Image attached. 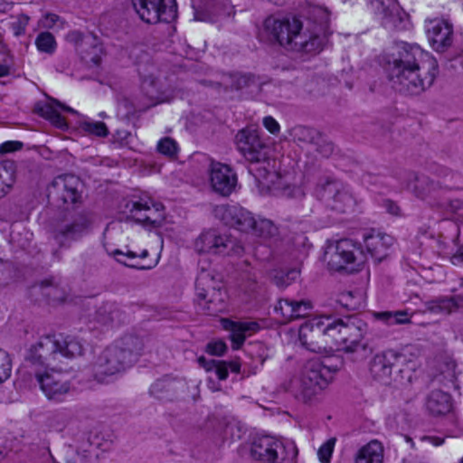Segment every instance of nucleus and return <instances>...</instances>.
Wrapping results in <instances>:
<instances>
[{"instance_id": "nucleus-1", "label": "nucleus", "mask_w": 463, "mask_h": 463, "mask_svg": "<svg viewBox=\"0 0 463 463\" xmlns=\"http://www.w3.org/2000/svg\"><path fill=\"white\" fill-rule=\"evenodd\" d=\"M386 70L394 89L404 94L419 95L433 84L438 64L419 45L401 42L388 54Z\"/></svg>"}, {"instance_id": "nucleus-2", "label": "nucleus", "mask_w": 463, "mask_h": 463, "mask_svg": "<svg viewBox=\"0 0 463 463\" xmlns=\"http://www.w3.org/2000/svg\"><path fill=\"white\" fill-rule=\"evenodd\" d=\"M235 139L239 152L250 163L249 173L261 191L275 192L286 188V182L276 171L275 160L269 156V146L255 128H246L240 130Z\"/></svg>"}, {"instance_id": "nucleus-3", "label": "nucleus", "mask_w": 463, "mask_h": 463, "mask_svg": "<svg viewBox=\"0 0 463 463\" xmlns=\"http://www.w3.org/2000/svg\"><path fill=\"white\" fill-rule=\"evenodd\" d=\"M144 339L136 335H125L104 348L91 364L93 377L99 383L130 368L143 354Z\"/></svg>"}, {"instance_id": "nucleus-4", "label": "nucleus", "mask_w": 463, "mask_h": 463, "mask_svg": "<svg viewBox=\"0 0 463 463\" xmlns=\"http://www.w3.org/2000/svg\"><path fill=\"white\" fill-rule=\"evenodd\" d=\"M144 339L136 335H125L104 348L91 364L93 377L99 383L130 368L143 354Z\"/></svg>"}, {"instance_id": "nucleus-5", "label": "nucleus", "mask_w": 463, "mask_h": 463, "mask_svg": "<svg viewBox=\"0 0 463 463\" xmlns=\"http://www.w3.org/2000/svg\"><path fill=\"white\" fill-rule=\"evenodd\" d=\"M264 30L271 41L288 51L317 53L321 51L319 36L308 35L302 22L296 16L282 19L269 16L264 22Z\"/></svg>"}, {"instance_id": "nucleus-6", "label": "nucleus", "mask_w": 463, "mask_h": 463, "mask_svg": "<svg viewBox=\"0 0 463 463\" xmlns=\"http://www.w3.org/2000/svg\"><path fill=\"white\" fill-rule=\"evenodd\" d=\"M326 318L329 349L352 353L364 348L362 343L367 325L355 316L345 317L333 322Z\"/></svg>"}, {"instance_id": "nucleus-7", "label": "nucleus", "mask_w": 463, "mask_h": 463, "mask_svg": "<svg viewBox=\"0 0 463 463\" xmlns=\"http://www.w3.org/2000/svg\"><path fill=\"white\" fill-rule=\"evenodd\" d=\"M372 376L384 384L402 383L411 378L407 357L397 351L387 350L373 356L370 364Z\"/></svg>"}, {"instance_id": "nucleus-8", "label": "nucleus", "mask_w": 463, "mask_h": 463, "mask_svg": "<svg viewBox=\"0 0 463 463\" xmlns=\"http://www.w3.org/2000/svg\"><path fill=\"white\" fill-rule=\"evenodd\" d=\"M325 260L330 269L354 272L359 270L365 261L359 244L349 239H343L327 245L325 251Z\"/></svg>"}, {"instance_id": "nucleus-9", "label": "nucleus", "mask_w": 463, "mask_h": 463, "mask_svg": "<svg viewBox=\"0 0 463 463\" xmlns=\"http://www.w3.org/2000/svg\"><path fill=\"white\" fill-rule=\"evenodd\" d=\"M337 365H329L319 360L305 364L298 379V391L305 401L311 400L333 381Z\"/></svg>"}, {"instance_id": "nucleus-10", "label": "nucleus", "mask_w": 463, "mask_h": 463, "mask_svg": "<svg viewBox=\"0 0 463 463\" xmlns=\"http://www.w3.org/2000/svg\"><path fill=\"white\" fill-rule=\"evenodd\" d=\"M314 194L326 207L339 213L346 212L354 204V196L347 186L333 177L321 178Z\"/></svg>"}, {"instance_id": "nucleus-11", "label": "nucleus", "mask_w": 463, "mask_h": 463, "mask_svg": "<svg viewBox=\"0 0 463 463\" xmlns=\"http://www.w3.org/2000/svg\"><path fill=\"white\" fill-rule=\"evenodd\" d=\"M93 216L90 213H79L61 221L56 227L53 238L60 247L70 248L74 241L91 231Z\"/></svg>"}, {"instance_id": "nucleus-12", "label": "nucleus", "mask_w": 463, "mask_h": 463, "mask_svg": "<svg viewBox=\"0 0 463 463\" xmlns=\"http://www.w3.org/2000/svg\"><path fill=\"white\" fill-rule=\"evenodd\" d=\"M194 248L199 253L215 255L241 254L243 250L235 239L214 229L203 232L195 240Z\"/></svg>"}, {"instance_id": "nucleus-13", "label": "nucleus", "mask_w": 463, "mask_h": 463, "mask_svg": "<svg viewBox=\"0 0 463 463\" xmlns=\"http://www.w3.org/2000/svg\"><path fill=\"white\" fill-rule=\"evenodd\" d=\"M140 19L146 24L171 23L177 17L175 0H132Z\"/></svg>"}, {"instance_id": "nucleus-14", "label": "nucleus", "mask_w": 463, "mask_h": 463, "mask_svg": "<svg viewBox=\"0 0 463 463\" xmlns=\"http://www.w3.org/2000/svg\"><path fill=\"white\" fill-rule=\"evenodd\" d=\"M373 6L386 30L395 32L411 28L410 16L397 0H373Z\"/></svg>"}, {"instance_id": "nucleus-15", "label": "nucleus", "mask_w": 463, "mask_h": 463, "mask_svg": "<svg viewBox=\"0 0 463 463\" xmlns=\"http://www.w3.org/2000/svg\"><path fill=\"white\" fill-rule=\"evenodd\" d=\"M25 360L33 366L54 368L60 362L59 342L55 335L42 336L27 351Z\"/></svg>"}, {"instance_id": "nucleus-16", "label": "nucleus", "mask_w": 463, "mask_h": 463, "mask_svg": "<svg viewBox=\"0 0 463 463\" xmlns=\"http://www.w3.org/2000/svg\"><path fill=\"white\" fill-rule=\"evenodd\" d=\"M326 320L315 318L302 325L299 328V341L307 350L322 353L329 349Z\"/></svg>"}, {"instance_id": "nucleus-17", "label": "nucleus", "mask_w": 463, "mask_h": 463, "mask_svg": "<svg viewBox=\"0 0 463 463\" xmlns=\"http://www.w3.org/2000/svg\"><path fill=\"white\" fill-rule=\"evenodd\" d=\"M214 213L226 225L247 233L253 229L256 221L250 212L238 204L219 205L215 208Z\"/></svg>"}, {"instance_id": "nucleus-18", "label": "nucleus", "mask_w": 463, "mask_h": 463, "mask_svg": "<svg viewBox=\"0 0 463 463\" xmlns=\"http://www.w3.org/2000/svg\"><path fill=\"white\" fill-rule=\"evenodd\" d=\"M302 14L307 20L306 30L308 35L322 38V50L329 34V11L324 6L308 3L303 7Z\"/></svg>"}, {"instance_id": "nucleus-19", "label": "nucleus", "mask_w": 463, "mask_h": 463, "mask_svg": "<svg viewBox=\"0 0 463 463\" xmlns=\"http://www.w3.org/2000/svg\"><path fill=\"white\" fill-rule=\"evenodd\" d=\"M50 370L43 373L36 372L37 382L49 400L61 402L70 392L71 383L61 373L56 371L55 367Z\"/></svg>"}, {"instance_id": "nucleus-20", "label": "nucleus", "mask_w": 463, "mask_h": 463, "mask_svg": "<svg viewBox=\"0 0 463 463\" xmlns=\"http://www.w3.org/2000/svg\"><path fill=\"white\" fill-rule=\"evenodd\" d=\"M81 185L79 177L73 175H64L54 178L48 188L49 197L63 203H75L80 197L79 191Z\"/></svg>"}, {"instance_id": "nucleus-21", "label": "nucleus", "mask_w": 463, "mask_h": 463, "mask_svg": "<svg viewBox=\"0 0 463 463\" xmlns=\"http://www.w3.org/2000/svg\"><path fill=\"white\" fill-rule=\"evenodd\" d=\"M210 184L215 193L229 196L236 188L237 175L227 165L213 162L210 167Z\"/></svg>"}, {"instance_id": "nucleus-22", "label": "nucleus", "mask_w": 463, "mask_h": 463, "mask_svg": "<svg viewBox=\"0 0 463 463\" xmlns=\"http://www.w3.org/2000/svg\"><path fill=\"white\" fill-rule=\"evenodd\" d=\"M66 40L73 43L82 59L98 65L100 61L101 46L98 43L97 38L90 33L84 34L74 30L68 33Z\"/></svg>"}, {"instance_id": "nucleus-23", "label": "nucleus", "mask_w": 463, "mask_h": 463, "mask_svg": "<svg viewBox=\"0 0 463 463\" xmlns=\"http://www.w3.org/2000/svg\"><path fill=\"white\" fill-rule=\"evenodd\" d=\"M453 187L450 183L433 180L424 175H415L413 180L410 183L409 188L418 198L431 203V199H436L441 191H447Z\"/></svg>"}, {"instance_id": "nucleus-24", "label": "nucleus", "mask_w": 463, "mask_h": 463, "mask_svg": "<svg viewBox=\"0 0 463 463\" xmlns=\"http://www.w3.org/2000/svg\"><path fill=\"white\" fill-rule=\"evenodd\" d=\"M429 41L437 52H444L452 43V26L442 20L430 21L427 25Z\"/></svg>"}, {"instance_id": "nucleus-25", "label": "nucleus", "mask_w": 463, "mask_h": 463, "mask_svg": "<svg viewBox=\"0 0 463 463\" xmlns=\"http://www.w3.org/2000/svg\"><path fill=\"white\" fill-rule=\"evenodd\" d=\"M217 289V283L214 276L210 270L202 268L195 280V292L199 300L205 301V309L208 313L217 312V308H213V298Z\"/></svg>"}, {"instance_id": "nucleus-26", "label": "nucleus", "mask_w": 463, "mask_h": 463, "mask_svg": "<svg viewBox=\"0 0 463 463\" xmlns=\"http://www.w3.org/2000/svg\"><path fill=\"white\" fill-rule=\"evenodd\" d=\"M364 241L367 251L379 261L388 255L389 249L394 244L392 236L375 231L365 233Z\"/></svg>"}, {"instance_id": "nucleus-27", "label": "nucleus", "mask_w": 463, "mask_h": 463, "mask_svg": "<svg viewBox=\"0 0 463 463\" xmlns=\"http://www.w3.org/2000/svg\"><path fill=\"white\" fill-rule=\"evenodd\" d=\"M313 309V304L308 299L283 298L275 307L277 313H280L285 320L290 321L309 316Z\"/></svg>"}, {"instance_id": "nucleus-28", "label": "nucleus", "mask_w": 463, "mask_h": 463, "mask_svg": "<svg viewBox=\"0 0 463 463\" xmlns=\"http://www.w3.org/2000/svg\"><path fill=\"white\" fill-rule=\"evenodd\" d=\"M281 447L279 440L270 436L256 438L250 447L252 458L265 463L276 462V449Z\"/></svg>"}, {"instance_id": "nucleus-29", "label": "nucleus", "mask_w": 463, "mask_h": 463, "mask_svg": "<svg viewBox=\"0 0 463 463\" xmlns=\"http://www.w3.org/2000/svg\"><path fill=\"white\" fill-rule=\"evenodd\" d=\"M222 325L225 329L231 331V340L232 342V348L239 349L245 341L246 335H250L259 329V325L256 322H233L228 319L222 320Z\"/></svg>"}, {"instance_id": "nucleus-30", "label": "nucleus", "mask_w": 463, "mask_h": 463, "mask_svg": "<svg viewBox=\"0 0 463 463\" xmlns=\"http://www.w3.org/2000/svg\"><path fill=\"white\" fill-rule=\"evenodd\" d=\"M256 83L255 77L250 73H223L221 79L215 82L217 87L225 90H240Z\"/></svg>"}, {"instance_id": "nucleus-31", "label": "nucleus", "mask_w": 463, "mask_h": 463, "mask_svg": "<svg viewBox=\"0 0 463 463\" xmlns=\"http://www.w3.org/2000/svg\"><path fill=\"white\" fill-rule=\"evenodd\" d=\"M16 165L14 161H0V199L9 194L16 183Z\"/></svg>"}, {"instance_id": "nucleus-32", "label": "nucleus", "mask_w": 463, "mask_h": 463, "mask_svg": "<svg viewBox=\"0 0 463 463\" xmlns=\"http://www.w3.org/2000/svg\"><path fill=\"white\" fill-rule=\"evenodd\" d=\"M451 406L450 396L443 391L434 390L427 396L426 408L433 415L446 414Z\"/></svg>"}, {"instance_id": "nucleus-33", "label": "nucleus", "mask_w": 463, "mask_h": 463, "mask_svg": "<svg viewBox=\"0 0 463 463\" xmlns=\"http://www.w3.org/2000/svg\"><path fill=\"white\" fill-rule=\"evenodd\" d=\"M96 319L104 326H119L125 322L126 315L115 303H106L99 308Z\"/></svg>"}, {"instance_id": "nucleus-34", "label": "nucleus", "mask_w": 463, "mask_h": 463, "mask_svg": "<svg viewBox=\"0 0 463 463\" xmlns=\"http://www.w3.org/2000/svg\"><path fill=\"white\" fill-rule=\"evenodd\" d=\"M383 447L376 439L363 446L356 453L354 463H383Z\"/></svg>"}, {"instance_id": "nucleus-35", "label": "nucleus", "mask_w": 463, "mask_h": 463, "mask_svg": "<svg viewBox=\"0 0 463 463\" xmlns=\"http://www.w3.org/2000/svg\"><path fill=\"white\" fill-rule=\"evenodd\" d=\"M131 217L137 222L146 225L156 226L159 221L155 218L158 208L152 209L147 202H133L129 210Z\"/></svg>"}, {"instance_id": "nucleus-36", "label": "nucleus", "mask_w": 463, "mask_h": 463, "mask_svg": "<svg viewBox=\"0 0 463 463\" xmlns=\"http://www.w3.org/2000/svg\"><path fill=\"white\" fill-rule=\"evenodd\" d=\"M59 342V352L60 359L65 358H76L82 355L84 352V346L82 342L75 336L67 335L57 337Z\"/></svg>"}, {"instance_id": "nucleus-37", "label": "nucleus", "mask_w": 463, "mask_h": 463, "mask_svg": "<svg viewBox=\"0 0 463 463\" xmlns=\"http://www.w3.org/2000/svg\"><path fill=\"white\" fill-rule=\"evenodd\" d=\"M437 372L434 377L443 384L454 383L457 380V364L450 357H443L437 362Z\"/></svg>"}, {"instance_id": "nucleus-38", "label": "nucleus", "mask_w": 463, "mask_h": 463, "mask_svg": "<svg viewBox=\"0 0 463 463\" xmlns=\"http://www.w3.org/2000/svg\"><path fill=\"white\" fill-rule=\"evenodd\" d=\"M373 317L387 326L406 325L411 322V316L406 310L375 312Z\"/></svg>"}, {"instance_id": "nucleus-39", "label": "nucleus", "mask_w": 463, "mask_h": 463, "mask_svg": "<svg viewBox=\"0 0 463 463\" xmlns=\"http://www.w3.org/2000/svg\"><path fill=\"white\" fill-rule=\"evenodd\" d=\"M458 306L456 297L439 298L426 302V310L431 313L449 314Z\"/></svg>"}, {"instance_id": "nucleus-40", "label": "nucleus", "mask_w": 463, "mask_h": 463, "mask_svg": "<svg viewBox=\"0 0 463 463\" xmlns=\"http://www.w3.org/2000/svg\"><path fill=\"white\" fill-rule=\"evenodd\" d=\"M320 134V131L304 126H297L291 130V136L296 142L310 147L319 138Z\"/></svg>"}, {"instance_id": "nucleus-41", "label": "nucleus", "mask_w": 463, "mask_h": 463, "mask_svg": "<svg viewBox=\"0 0 463 463\" xmlns=\"http://www.w3.org/2000/svg\"><path fill=\"white\" fill-rule=\"evenodd\" d=\"M250 233L263 240H269L276 237L279 231L270 220L259 219L255 221L254 227Z\"/></svg>"}, {"instance_id": "nucleus-42", "label": "nucleus", "mask_w": 463, "mask_h": 463, "mask_svg": "<svg viewBox=\"0 0 463 463\" xmlns=\"http://www.w3.org/2000/svg\"><path fill=\"white\" fill-rule=\"evenodd\" d=\"M79 130L85 135L98 137H106L109 131L104 122L84 119L79 123Z\"/></svg>"}, {"instance_id": "nucleus-43", "label": "nucleus", "mask_w": 463, "mask_h": 463, "mask_svg": "<svg viewBox=\"0 0 463 463\" xmlns=\"http://www.w3.org/2000/svg\"><path fill=\"white\" fill-rule=\"evenodd\" d=\"M71 420V412L67 409L52 411L48 419V426L54 430H62Z\"/></svg>"}, {"instance_id": "nucleus-44", "label": "nucleus", "mask_w": 463, "mask_h": 463, "mask_svg": "<svg viewBox=\"0 0 463 463\" xmlns=\"http://www.w3.org/2000/svg\"><path fill=\"white\" fill-rule=\"evenodd\" d=\"M311 149L316 151L321 157L328 158L335 152L336 147L327 137L321 133Z\"/></svg>"}, {"instance_id": "nucleus-45", "label": "nucleus", "mask_w": 463, "mask_h": 463, "mask_svg": "<svg viewBox=\"0 0 463 463\" xmlns=\"http://www.w3.org/2000/svg\"><path fill=\"white\" fill-rule=\"evenodd\" d=\"M35 45L40 52L48 54H52L57 48L55 38L49 32L40 33L35 39Z\"/></svg>"}, {"instance_id": "nucleus-46", "label": "nucleus", "mask_w": 463, "mask_h": 463, "mask_svg": "<svg viewBox=\"0 0 463 463\" xmlns=\"http://www.w3.org/2000/svg\"><path fill=\"white\" fill-rule=\"evenodd\" d=\"M281 447L276 449V461L277 460H294L298 456V449L296 444L291 440H279Z\"/></svg>"}, {"instance_id": "nucleus-47", "label": "nucleus", "mask_w": 463, "mask_h": 463, "mask_svg": "<svg viewBox=\"0 0 463 463\" xmlns=\"http://www.w3.org/2000/svg\"><path fill=\"white\" fill-rule=\"evenodd\" d=\"M12 372V360L9 354L0 348V383L5 382Z\"/></svg>"}, {"instance_id": "nucleus-48", "label": "nucleus", "mask_w": 463, "mask_h": 463, "mask_svg": "<svg viewBox=\"0 0 463 463\" xmlns=\"http://www.w3.org/2000/svg\"><path fill=\"white\" fill-rule=\"evenodd\" d=\"M42 115L49 119L54 126L62 128L66 126L65 119L60 115L52 105H47L42 109Z\"/></svg>"}, {"instance_id": "nucleus-49", "label": "nucleus", "mask_w": 463, "mask_h": 463, "mask_svg": "<svg viewBox=\"0 0 463 463\" xmlns=\"http://www.w3.org/2000/svg\"><path fill=\"white\" fill-rule=\"evenodd\" d=\"M298 275L299 272L295 269H290L287 272L279 271L274 276L273 281L278 287L286 288L292 281L296 280Z\"/></svg>"}, {"instance_id": "nucleus-50", "label": "nucleus", "mask_w": 463, "mask_h": 463, "mask_svg": "<svg viewBox=\"0 0 463 463\" xmlns=\"http://www.w3.org/2000/svg\"><path fill=\"white\" fill-rule=\"evenodd\" d=\"M335 441V438H331L318 449L317 456L321 463L330 462Z\"/></svg>"}, {"instance_id": "nucleus-51", "label": "nucleus", "mask_w": 463, "mask_h": 463, "mask_svg": "<svg viewBox=\"0 0 463 463\" xmlns=\"http://www.w3.org/2000/svg\"><path fill=\"white\" fill-rule=\"evenodd\" d=\"M177 148V143L171 137L162 138L157 144L158 152L168 156H175Z\"/></svg>"}, {"instance_id": "nucleus-52", "label": "nucleus", "mask_w": 463, "mask_h": 463, "mask_svg": "<svg viewBox=\"0 0 463 463\" xmlns=\"http://www.w3.org/2000/svg\"><path fill=\"white\" fill-rule=\"evenodd\" d=\"M173 383L167 380H158L150 388V393L157 399H165V392L172 390Z\"/></svg>"}, {"instance_id": "nucleus-53", "label": "nucleus", "mask_w": 463, "mask_h": 463, "mask_svg": "<svg viewBox=\"0 0 463 463\" xmlns=\"http://www.w3.org/2000/svg\"><path fill=\"white\" fill-rule=\"evenodd\" d=\"M337 302L343 307L349 310H355L359 307V303L351 291L343 292L339 295Z\"/></svg>"}, {"instance_id": "nucleus-54", "label": "nucleus", "mask_w": 463, "mask_h": 463, "mask_svg": "<svg viewBox=\"0 0 463 463\" xmlns=\"http://www.w3.org/2000/svg\"><path fill=\"white\" fill-rule=\"evenodd\" d=\"M229 6L223 5L222 6H210L207 9V12L211 15L209 17L210 22H217L219 19L229 14Z\"/></svg>"}, {"instance_id": "nucleus-55", "label": "nucleus", "mask_w": 463, "mask_h": 463, "mask_svg": "<svg viewBox=\"0 0 463 463\" xmlns=\"http://www.w3.org/2000/svg\"><path fill=\"white\" fill-rule=\"evenodd\" d=\"M226 345L222 341H214L207 345L206 351L213 355H222L226 351Z\"/></svg>"}, {"instance_id": "nucleus-56", "label": "nucleus", "mask_w": 463, "mask_h": 463, "mask_svg": "<svg viewBox=\"0 0 463 463\" xmlns=\"http://www.w3.org/2000/svg\"><path fill=\"white\" fill-rule=\"evenodd\" d=\"M449 208L455 219L458 222H463V202L460 200H453L450 202Z\"/></svg>"}, {"instance_id": "nucleus-57", "label": "nucleus", "mask_w": 463, "mask_h": 463, "mask_svg": "<svg viewBox=\"0 0 463 463\" xmlns=\"http://www.w3.org/2000/svg\"><path fill=\"white\" fill-rule=\"evenodd\" d=\"M23 143L20 141H6L0 145V153H11L23 148Z\"/></svg>"}, {"instance_id": "nucleus-58", "label": "nucleus", "mask_w": 463, "mask_h": 463, "mask_svg": "<svg viewBox=\"0 0 463 463\" xmlns=\"http://www.w3.org/2000/svg\"><path fill=\"white\" fill-rule=\"evenodd\" d=\"M106 251L108 252L109 255L113 256L114 258H116V260L118 262L122 263V264H124V265H126L128 267H131V268L134 267L132 265H128V264L125 263L122 260L118 258V256H126V257L130 258V259H135L137 257V254L134 251L128 250L127 252H123L120 250H115L110 251L108 248H106Z\"/></svg>"}, {"instance_id": "nucleus-59", "label": "nucleus", "mask_w": 463, "mask_h": 463, "mask_svg": "<svg viewBox=\"0 0 463 463\" xmlns=\"http://www.w3.org/2000/svg\"><path fill=\"white\" fill-rule=\"evenodd\" d=\"M448 435L453 438H458L463 435V422L455 420L452 426L447 429Z\"/></svg>"}, {"instance_id": "nucleus-60", "label": "nucleus", "mask_w": 463, "mask_h": 463, "mask_svg": "<svg viewBox=\"0 0 463 463\" xmlns=\"http://www.w3.org/2000/svg\"><path fill=\"white\" fill-rule=\"evenodd\" d=\"M382 206H383V208L385 209V211L388 213H390L392 215L399 216L401 214V209H400L399 205L392 200H389V199L383 200L382 203Z\"/></svg>"}, {"instance_id": "nucleus-61", "label": "nucleus", "mask_w": 463, "mask_h": 463, "mask_svg": "<svg viewBox=\"0 0 463 463\" xmlns=\"http://www.w3.org/2000/svg\"><path fill=\"white\" fill-rule=\"evenodd\" d=\"M42 288H50L49 291H47L45 294L48 297L52 298L53 300H59L63 301L65 298L63 297H60L56 295V291H58V288L56 287H52V281L44 280L41 283Z\"/></svg>"}, {"instance_id": "nucleus-62", "label": "nucleus", "mask_w": 463, "mask_h": 463, "mask_svg": "<svg viewBox=\"0 0 463 463\" xmlns=\"http://www.w3.org/2000/svg\"><path fill=\"white\" fill-rule=\"evenodd\" d=\"M263 125L271 134L279 132V123L270 116H267L263 118Z\"/></svg>"}, {"instance_id": "nucleus-63", "label": "nucleus", "mask_w": 463, "mask_h": 463, "mask_svg": "<svg viewBox=\"0 0 463 463\" xmlns=\"http://www.w3.org/2000/svg\"><path fill=\"white\" fill-rule=\"evenodd\" d=\"M60 17L54 14H47L42 20V25L44 28H52L59 22Z\"/></svg>"}, {"instance_id": "nucleus-64", "label": "nucleus", "mask_w": 463, "mask_h": 463, "mask_svg": "<svg viewBox=\"0 0 463 463\" xmlns=\"http://www.w3.org/2000/svg\"><path fill=\"white\" fill-rule=\"evenodd\" d=\"M220 380H225L228 377V365L226 362L220 361L214 370Z\"/></svg>"}]
</instances>
